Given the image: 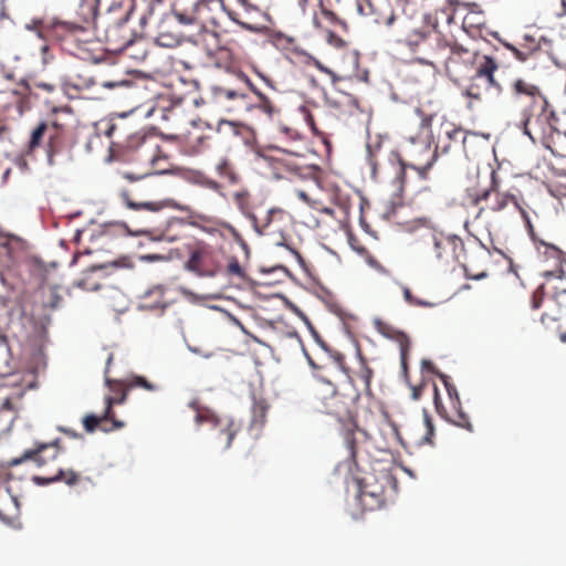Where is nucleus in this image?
Returning a JSON list of instances; mask_svg holds the SVG:
<instances>
[{
  "label": "nucleus",
  "instance_id": "nucleus-1",
  "mask_svg": "<svg viewBox=\"0 0 566 566\" xmlns=\"http://www.w3.org/2000/svg\"><path fill=\"white\" fill-rule=\"evenodd\" d=\"M308 397L315 411L335 418L342 426L348 457L355 461L357 454L355 433L361 431L357 424L359 394L352 387L338 386L327 368L318 367L313 375Z\"/></svg>",
  "mask_w": 566,
  "mask_h": 566
},
{
  "label": "nucleus",
  "instance_id": "nucleus-2",
  "mask_svg": "<svg viewBox=\"0 0 566 566\" xmlns=\"http://www.w3.org/2000/svg\"><path fill=\"white\" fill-rule=\"evenodd\" d=\"M71 117L73 111L70 106H53L44 119L31 129L27 144L29 154L44 147L49 165L55 164V157L71 148L73 140L70 124L62 118Z\"/></svg>",
  "mask_w": 566,
  "mask_h": 566
},
{
  "label": "nucleus",
  "instance_id": "nucleus-3",
  "mask_svg": "<svg viewBox=\"0 0 566 566\" xmlns=\"http://www.w3.org/2000/svg\"><path fill=\"white\" fill-rule=\"evenodd\" d=\"M61 454L62 451L56 441L36 443L34 449L27 450L21 457L8 461L7 467L12 468L24 461H32L41 470V474L34 475L32 479L38 485L63 482L69 486H75L83 482L92 483L90 478L82 476L73 469H64L60 463Z\"/></svg>",
  "mask_w": 566,
  "mask_h": 566
},
{
  "label": "nucleus",
  "instance_id": "nucleus-4",
  "mask_svg": "<svg viewBox=\"0 0 566 566\" xmlns=\"http://www.w3.org/2000/svg\"><path fill=\"white\" fill-rule=\"evenodd\" d=\"M403 150L408 161L396 155L398 166L395 177L389 185L390 202L392 206L402 205L403 195L410 186L407 178V168L415 170L420 180H427L428 171L438 156L436 149L431 148L429 135L426 138L410 137Z\"/></svg>",
  "mask_w": 566,
  "mask_h": 566
},
{
  "label": "nucleus",
  "instance_id": "nucleus-5",
  "mask_svg": "<svg viewBox=\"0 0 566 566\" xmlns=\"http://www.w3.org/2000/svg\"><path fill=\"white\" fill-rule=\"evenodd\" d=\"M510 102L522 115L523 132L533 140L531 124L533 118L542 115L547 107V99L541 88L524 80L516 78L510 86Z\"/></svg>",
  "mask_w": 566,
  "mask_h": 566
},
{
  "label": "nucleus",
  "instance_id": "nucleus-6",
  "mask_svg": "<svg viewBox=\"0 0 566 566\" xmlns=\"http://www.w3.org/2000/svg\"><path fill=\"white\" fill-rule=\"evenodd\" d=\"M358 489V501L365 511L382 509L389 500V490L394 479L387 472H365L354 478Z\"/></svg>",
  "mask_w": 566,
  "mask_h": 566
},
{
  "label": "nucleus",
  "instance_id": "nucleus-7",
  "mask_svg": "<svg viewBox=\"0 0 566 566\" xmlns=\"http://www.w3.org/2000/svg\"><path fill=\"white\" fill-rule=\"evenodd\" d=\"M233 202L238 209L249 218L255 231L262 235H270L275 232H281V223L287 217V213L281 208H271L268 210L264 218L259 219L254 211L251 201V196L248 191H238L233 195Z\"/></svg>",
  "mask_w": 566,
  "mask_h": 566
},
{
  "label": "nucleus",
  "instance_id": "nucleus-8",
  "mask_svg": "<svg viewBox=\"0 0 566 566\" xmlns=\"http://www.w3.org/2000/svg\"><path fill=\"white\" fill-rule=\"evenodd\" d=\"M497 69V62L492 56L483 55L480 57L476 69L467 77L470 82L464 91V95L472 99L481 101L491 88L495 91L496 95H500L502 86L494 77Z\"/></svg>",
  "mask_w": 566,
  "mask_h": 566
},
{
  "label": "nucleus",
  "instance_id": "nucleus-9",
  "mask_svg": "<svg viewBox=\"0 0 566 566\" xmlns=\"http://www.w3.org/2000/svg\"><path fill=\"white\" fill-rule=\"evenodd\" d=\"M137 123L130 120L126 115H120L106 130L112 144L126 150H137L150 146L154 138L136 129Z\"/></svg>",
  "mask_w": 566,
  "mask_h": 566
},
{
  "label": "nucleus",
  "instance_id": "nucleus-10",
  "mask_svg": "<svg viewBox=\"0 0 566 566\" xmlns=\"http://www.w3.org/2000/svg\"><path fill=\"white\" fill-rule=\"evenodd\" d=\"M433 253L438 261L444 265L461 264L465 276L473 280H482L486 277V272L472 273L468 265L462 262L464 254V243L458 235L438 234L433 237Z\"/></svg>",
  "mask_w": 566,
  "mask_h": 566
},
{
  "label": "nucleus",
  "instance_id": "nucleus-11",
  "mask_svg": "<svg viewBox=\"0 0 566 566\" xmlns=\"http://www.w3.org/2000/svg\"><path fill=\"white\" fill-rule=\"evenodd\" d=\"M38 93L31 84L22 78L15 87L0 93V108L8 118L19 119L33 107V99Z\"/></svg>",
  "mask_w": 566,
  "mask_h": 566
},
{
  "label": "nucleus",
  "instance_id": "nucleus-12",
  "mask_svg": "<svg viewBox=\"0 0 566 566\" xmlns=\"http://www.w3.org/2000/svg\"><path fill=\"white\" fill-rule=\"evenodd\" d=\"M483 55L476 51H472L463 45L451 42L450 52L447 54V60L443 63L447 75L451 81L459 83L467 80L476 65L480 63V57Z\"/></svg>",
  "mask_w": 566,
  "mask_h": 566
},
{
  "label": "nucleus",
  "instance_id": "nucleus-13",
  "mask_svg": "<svg viewBox=\"0 0 566 566\" xmlns=\"http://www.w3.org/2000/svg\"><path fill=\"white\" fill-rule=\"evenodd\" d=\"M169 138L176 139L182 151L189 156L202 154L211 147L209 129L203 123L192 119L186 122L184 130L170 134Z\"/></svg>",
  "mask_w": 566,
  "mask_h": 566
},
{
  "label": "nucleus",
  "instance_id": "nucleus-14",
  "mask_svg": "<svg viewBox=\"0 0 566 566\" xmlns=\"http://www.w3.org/2000/svg\"><path fill=\"white\" fill-rule=\"evenodd\" d=\"M497 184L495 180V172L491 174V184L488 188L478 190V189H468L467 198L468 202L472 206H479L482 201L485 202L484 206L480 207L478 217H481L484 212H500L506 208L510 200H514V197L500 192L497 189Z\"/></svg>",
  "mask_w": 566,
  "mask_h": 566
},
{
  "label": "nucleus",
  "instance_id": "nucleus-15",
  "mask_svg": "<svg viewBox=\"0 0 566 566\" xmlns=\"http://www.w3.org/2000/svg\"><path fill=\"white\" fill-rule=\"evenodd\" d=\"M451 42L436 34L434 36L423 33L419 44L415 46L412 52L416 54V60L426 65H430L437 71L443 66L447 60V54L450 52Z\"/></svg>",
  "mask_w": 566,
  "mask_h": 566
},
{
  "label": "nucleus",
  "instance_id": "nucleus-16",
  "mask_svg": "<svg viewBox=\"0 0 566 566\" xmlns=\"http://www.w3.org/2000/svg\"><path fill=\"white\" fill-rule=\"evenodd\" d=\"M439 377L442 380V382L447 389L448 398L451 403V413H448L447 410L444 409V407L442 406L439 394H438V388H437V386H434L433 400H434V406H436L437 411L441 416L446 417L449 421L454 423L455 426L467 429L470 432L473 431V426L470 421V418L462 409V405H461L460 397H459L455 386L449 381V377L447 375L439 374Z\"/></svg>",
  "mask_w": 566,
  "mask_h": 566
},
{
  "label": "nucleus",
  "instance_id": "nucleus-17",
  "mask_svg": "<svg viewBox=\"0 0 566 566\" xmlns=\"http://www.w3.org/2000/svg\"><path fill=\"white\" fill-rule=\"evenodd\" d=\"M316 6L319 9V13L313 14V25L315 29L325 30L328 28H339L344 31L347 30V23L342 19L337 11L336 4H339L342 0H315ZM356 8L359 14H367L364 8V3L369 4L366 0H355Z\"/></svg>",
  "mask_w": 566,
  "mask_h": 566
},
{
  "label": "nucleus",
  "instance_id": "nucleus-18",
  "mask_svg": "<svg viewBox=\"0 0 566 566\" xmlns=\"http://www.w3.org/2000/svg\"><path fill=\"white\" fill-rule=\"evenodd\" d=\"M126 179L133 182L130 187H122L118 190V197L123 201L126 208L134 211H149V212H159L164 208L168 207V201H148L144 200L139 192L142 190V185L135 184L142 178L133 177L129 174L124 175Z\"/></svg>",
  "mask_w": 566,
  "mask_h": 566
},
{
  "label": "nucleus",
  "instance_id": "nucleus-19",
  "mask_svg": "<svg viewBox=\"0 0 566 566\" xmlns=\"http://www.w3.org/2000/svg\"><path fill=\"white\" fill-rule=\"evenodd\" d=\"M186 269L200 276H214L220 269L214 249L206 243H198L186 262Z\"/></svg>",
  "mask_w": 566,
  "mask_h": 566
},
{
  "label": "nucleus",
  "instance_id": "nucleus-20",
  "mask_svg": "<svg viewBox=\"0 0 566 566\" xmlns=\"http://www.w3.org/2000/svg\"><path fill=\"white\" fill-rule=\"evenodd\" d=\"M389 33L394 42L406 45L412 50L421 41L424 32L420 31L409 17H390L388 19Z\"/></svg>",
  "mask_w": 566,
  "mask_h": 566
},
{
  "label": "nucleus",
  "instance_id": "nucleus-21",
  "mask_svg": "<svg viewBox=\"0 0 566 566\" xmlns=\"http://www.w3.org/2000/svg\"><path fill=\"white\" fill-rule=\"evenodd\" d=\"M197 411L196 422L198 424L207 422L212 426L214 430H217V439L223 449L230 448L232 440L234 439L237 432L239 431V426L234 423V421L230 418H220L216 416L209 409H199L195 407Z\"/></svg>",
  "mask_w": 566,
  "mask_h": 566
},
{
  "label": "nucleus",
  "instance_id": "nucleus-22",
  "mask_svg": "<svg viewBox=\"0 0 566 566\" xmlns=\"http://www.w3.org/2000/svg\"><path fill=\"white\" fill-rule=\"evenodd\" d=\"M208 4L209 0H174L171 10L181 24L191 25L202 22Z\"/></svg>",
  "mask_w": 566,
  "mask_h": 566
},
{
  "label": "nucleus",
  "instance_id": "nucleus-23",
  "mask_svg": "<svg viewBox=\"0 0 566 566\" xmlns=\"http://www.w3.org/2000/svg\"><path fill=\"white\" fill-rule=\"evenodd\" d=\"M63 32L62 41L67 51L74 55L85 50V45L91 43L94 32L90 25H78L72 23H63L59 27Z\"/></svg>",
  "mask_w": 566,
  "mask_h": 566
},
{
  "label": "nucleus",
  "instance_id": "nucleus-24",
  "mask_svg": "<svg viewBox=\"0 0 566 566\" xmlns=\"http://www.w3.org/2000/svg\"><path fill=\"white\" fill-rule=\"evenodd\" d=\"M373 325H374L375 329L380 335H382L384 337L391 339L398 344L399 350H400L401 369H402L405 377L407 378L408 377L407 360H408L410 345H411L409 336L405 332L396 328L394 325L382 321L381 318H375L373 321Z\"/></svg>",
  "mask_w": 566,
  "mask_h": 566
},
{
  "label": "nucleus",
  "instance_id": "nucleus-25",
  "mask_svg": "<svg viewBox=\"0 0 566 566\" xmlns=\"http://www.w3.org/2000/svg\"><path fill=\"white\" fill-rule=\"evenodd\" d=\"M564 274L565 272L562 270L560 266L556 271H545L544 276L547 279L546 284L539 285L532 295L531 300V306L533 310H537L541 307L546 286L551 283L552 280H556L558 284L553 285L552 289L554 290L553 298L558 305H566V286L564 281Z\"/></svg>",
  "mask_w": 566,
  "mask_h": 566
},
{
  "label": "nucleus",
  "instance_id": "nucleus-26",
  "mask_svg": "<svg viewBox=\"0 0 566 566\" xmlns=\"http://www.w3.org/2000/svg\"><path fill=\"white\" fill-rule=\"evenodd\" d=\"M469 133L453 123H444L441 125V135L438 137L436 153L449 154L451 150L462 149L465 151V143Z\"/></svg>",
  "mask_w": 566,
  "mask_h": 566
},
{
  "label": "nucleus",
  "instance_id": "nucleus-27",
  "mask_svg": "<svg viewBox=\"0 0 566 566\" xmlns=\"http://www.w3.org/2000/svg\"><path fill=\"white\" fill-rule=\"evenodd\" d=\"M105 265H95L83 273L82 277L75 282V285L88 292L99 291L102 289L116 290L109 282V275L105 272Z\"/></svg>",
  "mask_w": 566,
  "mask_h": 566
},
{
  "label": "nucleus",
  "instance_id": "nucleus-28",
  "mask_svg": "<svg viewBox=\"0 0 566 566\" xmlns=\"http://www.w3.org/2000/svg\"><path fill=\"white\" fill-rule=\"evenodd\" d=\"M20 515V503L7 482L0 481V520L12 523Z\"/></svg>",
  "mask_w": 566,
  "mask_h": 566
},
{
  "label": "nucleus",
  "instance_id": "nucleus-29",
  "mask_svg": "<svg viewBox=\"0 0 566 566\" xmlns=\"http://www.w3.org/2000/svg\"><path fill=\"white\" fill-rule=\"evenodd\" d=\"M454 15L455 8L453 3L451 1H444V3L433 12L426 14L424 21L436 30L438 35H440L444 27H449L453 23Z\"/></svg>",
  "mask_w": 566,
  "mask_h": 566
},
{
  "label": "nucleus",
  "instance_id": "nucleus-30",
  "mask_svg": "<svg viewBox=\"0 0 566 566\" xmlns=\"http://www.w3.org/2000/svg\"><path fill=\"white\" fill-rule=\"evenodd\" d=\"M96 81L92 75L77 74L74 77L63 82V90L70 98H82L84 93L96 85Z\"/></svg>",
  "mask_w": 566,
  "mask_h": 566
},
{
  "label": "nucleus",
  "instance_id": "nucleus-31",
  "mask_svg": "<svg viewBox=\"0 0 566 566\" xmlns=\"http://www.w3.org/2000/svg\"><path fill=\"white\" fill-rule=\"evenodd\" d=\"M83 426L90 433L94 432L97 428L107 432L113 429H118L124 426L122 421L116 420L113 417H105V413L101 417L95 415H87L83 418Z\"/></svg>",
  "mask_w": 566,
  "mask_h": 566
},
{
  "label": "nucleus",
  "instance_id": "nucleus-32",
  "mask_svg": "<svg viewBox=\"0 0 566 566\" xmlns=\"http://www.w3.org/2000/svg\"><path fill=\"white\" fill-rule=\"evenodd\" d=\"M105 381H106L107 386L111 388V390L114 391V394H115L114 396H108L105 399V402H106L105 417L114 418L113 406L123 403L126 400L127 391L129 389H127L126 382L120 384V382L109 379L108 377H106Z\"/></svg>",
  "mask_w": 566,
  "mask_h": 566
},
{
  "label": "nucleus",
  "instance_id": "nucleus-33",
  "mask_svg": "<svg viewBox=\"0 0 566 566\" xmlns=\"http://www.w3.org/2000/svg\"><path fill=\"white\" fill-rule=\"evenodd\" d=\"M269 408L270 406L265 399L253 397L251 428L261 429L264 426Z\"/></svg>",
  "mask_w": 566,
  "mask_h": 566
},
{
  "label": "nucleus",
  "instance_id": "nucleus-34",
  "mask_svg": "<svg viewBox=\"0 0 566 566\" xmlns=\"http://www.w3.org/2000/svg\"><path fill=\"white\" fill-rule=\"evenodd\" d=\"M212 99L216 103H223L227 101H239L244 99L245 94L230 87L212 86L211 87Z\"/></svg>",
  "mask_w": 566,
  "mask_h": 566
},
{
  "label": "nucleus",
  "instance_id": "nucleus-35",
  "mask_svg": "<svg viewBox=\"0 0 566 566\" xmlns=\"http://www.w3.org/2000/svg\"><path fill=\"white\" fill-rule=\"evenodd\" d=\"M226 274L229 277H235L242 281L247 279V273L235 256H231L228 260V264L226 266Z\"/></svg>",
  "mask_w": 566,
  "mask_h": 566
},
{
  "label": "nucleus",
  "instance_id": "nucleus-36",
  "mask_svg": "<svg viewBox=\"0 0 566 566\" xmlns=\"http://www.w3.org/2000/svg\"><path fill=\"white\" fill-rule=\"evenodd\" d=\"M126 384H127V389H134V388L139 387L147 391H156L159 388L156 384L148 381L143 376H133L126 380Z\"/></svg>",
  "mask_w": 566,
  "mask_h": 566
},
{
  "label": "nucleus",
  "instance_id": "nucleus-37",
  "mask_svg": "<svg viewBox=\"0 0 566 566\" xmlns=\"http://www.w3.org/2000/svg\"><path fill=\"white\" fill-rule=\"evenodd\" d=\"M224 229L231 234L233 241L237 244H239V247L242 249L245 259H249L250 254H251V250H250L248 242L242 237V234L233 226H231L229 223L224 224Z\"/></svg>",
  "mask_w": 566,
  "mask_h": 566
},
{
  "label": "nucleus",
  "instance_id": "nucleus-38",
  "mask_svg": "<svg viewBox=\"0 0 566 566\" xmlns=\"http://www.w3.org/2000/svg\"><path fill=\"white\" fill-rule=\"evenodd\" d=\"M292 170L301 178L308 179L315 185L318 184V175H319L318 167L307 166V167L301 168L298 166H294V167H292Z\"/></svg>",
  "mask_w": 566,
  "mask_h": 566
},
{
  "label": "nucleus",
  "instance_id": "nucleus-39",
  "mask_svg": "<svg viewBox=\"0 0 566 566\" xmlns=\"http://www.w3.org/2000/svg\"><path fill=\"white\" fill-rule=\"evenodd\" d=\"M216 170L220 177L227 178L231 182L237 181V175L228 159H221L217 164Z\"/></svg>",
  "mask_w": 566,
  "mask_h": 566
},
{
  "label": "nucleus",
  "instance_id": "nucleus-40",
  "mask_svg": "<svg viewBox=\"0 0 566 566\" xmlns=\"http://www.w3.org/2000/svg\"><path fill=\"white\" fill-rule=\"evenodd\" d=\"M181 101L179 103H176L174 105H171V107L167 108V109H164L163 112V118L167 122H172L174 126H178L176 124L179 123V120L181 119V115H182V109H181Z\"/></svg>",
  "mask_w": 566,
  "mask_h": 566
},
{
  "label": "nucleus",
  "instance_id": "nucleus-41",
  "mask_svg": "<svg viewBox=\"0 0 566 566\" xmlns=\"http://www.w3.org/2000/svg\"><path fill=\"white\" fill-rule=\"evenodd\" d=\"M374 376V371L370 367L367 366L365 360H361V367L358 373L359 379L364 382L365 389L370 391V384Z\"/></svg>",
  "mask_w": 566,
  "mask_h": 566
},
{
  "label": "nucleus",
  "instance_id": "nucleus-42",
  "mask_svg": "<svg viewBox=\"0 0 566 566\" xmlns=\"http://www.w3.org/2000/svg\"><path fill=\"white\" fill-rule=\"evenodd\" d=\"M11 359L10 347L4 337H0V369L8 367Z\"/></svg>",
  "mask_w": 566,
  "mask_h": 566
},
{
  "label": "nucleus",
  "instance_id": "nucleus-43",
  "mask_svg": "<svg viewBox=\"0 0 566 566\" xmlns=\"http://www.w3.org/2000/svg\"><path fill=\"white\" fill-rule=\"evenodd\" d=\"M157 41L163 46H174L179 43L178 34H170L165 31H159L157 35Z\"/></svg>",
  "mask_w": 566,
  "mask_h": 566
},
{
  "label": "nucleus",
  "instance_id": "nucleus-44",
  "mask_svg": "<svg viewBox=\"0 0 566 566\" xmlns=\"http://www.w3.org/2000/svg\"><path fill=\"white\" fill-rule=\"evenodd\" d=\"M507 48L512 51L514 56L517 60H520L521 62L527 61L534 53H536L538 51V48H535V49L527 48L525 50L518 49L513 45H507Z\"/></svg>",
  "mask_w": 566,
  "mask_h": 566
},
{
  "label": "nucleus",
  "instance_id": "nucleus-45",
  "mask_svg": "<svg viewBox=\"0 0 566 566\" xmlns=\"http://www.w3.org/2000/svg\"><path fill=\"white\" fill-rule=\"evenodd\" d=\"M63 298L59 293L57 287H51L49 291V297L45 301L44 305L52 310L57 308L62 303Z\"/></svg>",
  "mask_w": 566,
  "mask_h": 566
},
{
  "label": "nucleus",
  "instance_id": "nucleus-46",
  "mask_svg": "<svg viewBox=\"0 0 566 566\" xmlns=\"http://www.w3.org/2000/svg\"><path fill=\"white\" fill-rule=\"evenodd\" d=\"M40 53L43 65H48L54 60L53 46L48 43L41 45Z\"/></svg>",
  "mask_w": 566,
  "mask_h": 566
},
{
  "label": "nucleus",
  "instance_id": "nucleus-47",
  "mask_svg": "<svg viewBox=\"0 0 566 566\" xmlns=\"http://www.w3.org/2000/svg\"><path fill=\"white\" fill-rule=\"evenodd\" d=\"M423 421H424V426H426V434L423 437V440L427 443H432V438L434 436L433 421L428 413H424Z\"/></svg>",
  "mask_w": 566,
  "mask_h": 566
},
{
  "label": "nucleus",
  "instance_id": "nucleus-48",
  "mask_svg": "<svg viewBox=\"0 0 566 566\" xmlns=\"http://www.w3.org/2000/svg\"><path fill=\"white\" fill-rule=\"evenodd\" d=\"M251 88L253 90V92L260 97V101H261V107L264 112H266L268 114H272L274 112V105L272 104V102L265 96L263 95L261 92H259L256 88H254V86L249 83Z\"/></svg>",
  "mask_w": 566,
  "mask_h": 566
},
{
  "label": "nucleus",
  "instance_id": "nucleus-49",
  "mask_svg": "<svg viewBox=\"0 0 566 566\" xmlns=\"http://www.w3.org/2000/svg\"><path fill=\"white\" fill-rule=\"evenodd\" d=\"M325 30L327 31L326 40L331 45L337 49H343L346 46V42L340 36L331 31L329 28Z\"/></svg>",
  "mask_w": 566,
  "mask_h": 566
},
{
  "label": "nucleus",
  "instance_id": "nucleus-50",
  "mask_svg": "<svg viewBox=\"0 0 566 566\" xmlns=\"http://www.w3.org/2000/svg\"><path fill=\"white\" fill-rule=\"evenodd\" d=\"M403 296L405 300L410 304L415 306H431L429 302L421 301L417 297H415L411 293V291L408 287L403 289Z\"/></svg>",
  "mask_w": 566,
  "mask_h": 566
},
{
  "label": "nucleus",
  "instance_id": "nucleus-51",
  "mask_svg": "<svg viewBox=\"0 0 566 566\" xmlns=\"http://www.w3.org/2000/svg\"><path fill=\"white\" fill-rule=\"evenodd\" d=\"M553 127L556 132L563 133L566 136V111L554 118Z\"/></svg>",
  "mask_w": 566,
  "mask_h": 566
},
{
  "label": "nucleus",
  "instance_id": "nucleus-52",
  "mask_svg": "<svg viewBox=\"0 0 566 566\" xmlns=\"http://www.w3.org/2000/svg\"><path fill=\"white\" fill-rule=\"evenodd\" d=\"M279 133L281 137L279 140L283 142V139L298 140L300 135L294 129L287 127H280Z\"/></svg>",
  "mask_w": 566,
  "mask_h": 566
},
{
  "label": "nucleus",
  "instance_id": "nucleus-53",
  "mask_svg": "<svg viewBox=\"0 0 566 566\" xmlns=\"http://www.w3.org/2000/svg\"><path fill=\"white\" fill-rule=\"evenodd\" d=\"M31 87L33 88L34 92H36V90H41V91L46 92L48 94H52L56 91V86L53 83H49V82H34L31 85Z\"/></svg>",
  "mask_w": 566,
  "mask_h": 566
},
{
  "label": "nucleus",
  "instance_id": "nucleus-54",
  "mask_svg": "<svg viewBox=\"0 0 566 566\" xmlns=\"http://www.w3.org/2000/svg\"><path fill=\"white\" fill-rule=\"evenodd\" d=\"M417 113L419 115H421L420 124H419L420 129L422 132L426 130L427 133H429V129H430L431 124H432V116L431 115H422V113L419 109H417Z\"/></svg>",
  "mask_w": 566,
  "mask_h": 566
},
{
  "label": "nucleus",
  "instance_id": "nucleus-55",
  "mask_svg": "<svg viewBox=\"0 0 566 566\" xmlns=\"http://www.w3.org/2000/svg\"><path fill=\"white\" fill-rule=\"evenodd\" d=\"M276 244H277V245L285 247L286 249H289V250L293 253V255L295 256V259L297 260V262H298L300 264H304V263H305V262H304V259H303V256H302V254H301L297 250H295V249L291 248V247L286 243V241H285L284 237H282V240H281V241H277V242H276Z\"/></svg>",
  "mask_w": 566,
  "mask_h": 566
},
{
  "label": "nucleus",
  "instance_id": "nucleus-56",
  "mask_svg": "<svg viewBox=\"0 0 566 566\" xmlns=\"http://www.w3.org/2000/svg\"><path fill=\"white\" fill-rule=\"evenodd\" d=\"M421 369L422 370H426L428 373H431V374H436L439 376V371L436 369V366L431 361V360H428V359H422L421 360Z\"/></svg>",
  "mask_w": 566,
  "mask_h": 566
},
{
  "label": "nucleus",
  "instance_id": "nucleus-57",
  "mask_svg": "<svg viewBox=\"0 0 566 566\" xmlns=\"http://www.w3.org/2000/svg\"><path fill=\"white\" fill-rule=\"evenodd\" d=\"M237 23L243 28L244 30L247 31H250V32H253V33H259L261 32L262 28L258 27V25H254V24H250V23H247V22H242V21H237Z\"/></svg>",
  "mask_w": 566,
  "mask_h": 566
},
{
  "label": "nucleus",
  "instance_id": "nucleus-58",
  "mask_svg": "<svg viewBox=\"0 0 566 566\" xmlns=\"http://www.w3.org/2000/svg\"><path fill=\"white\" fill-rule=\"evenodd\" d=\"M296 196L303 201L305 202L306 205L308 206H312L313 205V201L312 199L310 198L308 193L303 190V189H297L296 191Z\"/></svg>",
  "mask_w": 566,
  "mask_h": 566
},
{
  "label": "nucleus",
  "instance_id": "nucleus-59",
  "mask_svg": "<svg viewBox=\"0 0 566 566\" xmlns=\"http://www.w3.org/2000/svg\"><path fill=\"white\" fill-rule=\"evenodd\" d=\"M275 148L293 156H301V153L296 148H287L284 146H275Z\"/></svg>",
  "mask_w": 566,
  "mask_h": 566
},
{
  "label": "nucleus",
  "instance_id": "nucleus-60",
  "mask_svg": "<svg viewBox=\"0 0 566 566\" xmlns=\"http://www.w3.org/2000/svg\"><path fill=\"white\" fill-rule=\"evenodd\" d=\"M421 392H422V385L411 387L412 399L418 400L421 396Z\"/></svg>",
  "mask_w": 566,
  "mask_h": 566
},
{
  "label": "nucleus",
  "instance_id": "nucleus-61",
  "mask_svg": "<svg viewBox=\"0 0 566 566\" xmlns=\"http://www.w3.org/2000/svg\"><path fill=\"white\" fill-rule=\"evenodd\" d=\"M546 252H549L552 256L556 258V259H559L560 256V250L555 248V247H552V245H545V253Z\"/></svg>",
  "mask_w": 566,
  "mask_h": 566
},
{
  "label": "nucleus",
  "instance_id": "nucleus-62",
  "mask_svg": "<svg viewBox=\"0 0 566 566\" xmlns=\"http://www.w3.org/2000/svg\"><path fill=\"white\" fill-rule=\"evenodd\" d=\"M398 6L401 7L402 11H406V8L410 4H413L416 0H394Z\"/></svg>",
  "mask_w": 566,
  "mask_h": 566
},
{
  "label": "nucleus",
  "instance_id": "nucleus-63",
  "mask_svg": "<svg viewBox=\"0 0 566 566\" xmlns=\"http://www.w3.org/2000/svg\"><path fill=\"white\" fill-rule=\"evenodd\" d=\"M205 185L209 188V189H212V190H218L220 188V185L214 181V180H211V179H207L205 181Z\"/></svg>",
  "mask_w": 566,
  "mask_h": 566
},
{
  "label": "nucleus",
  "instance_id": "nucleus-64",
  "mask_svg": "<svg viewBox=\"0 0 566 566\" xmlns=\"http://www.w3.org/2000/svg\"><path fill=\"white\" fill-rule=\"evenodd\" d=\"M310 0H297V6L302 10V12L305 14L307 7H308Z\"/></svg>",
  "mask_w": 566,
  "mask_h": 566
}]
</instances>
